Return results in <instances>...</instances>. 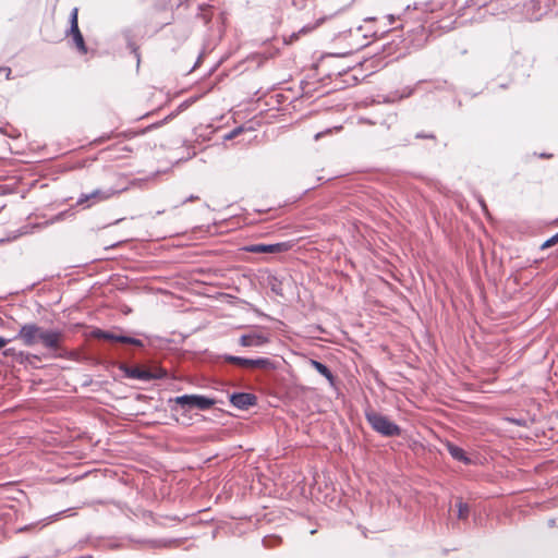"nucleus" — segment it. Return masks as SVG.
I'll list each match as a JSON object with an SVG mask.
<instances>
[{
    "label": "nucleus",
    "instance_id": "obj_1",
    "mask_svg": "<svg viewBox=\"0 0 558 558\" xmlns=\"http://www.w3.org/2000/svg\"><path fill=\"white\" fill-rule=\"evenodd\" d=\"M24 345L34 347L40 342L48 350H58L62 339V332L54 329H44L36 324L23 325L16 337Z\"/></svg>",
    "mask_w": 558,
    "mask_h": 558
},
{
    "label": "nucleus",
    "instance_id": "obj_2",
    "mask_svg": "<svg viewBox=\"0 0 558 558\" xmlns=\"http://www.w3.org/2000/svg\"><path fill=\"white\" fill-rule=\"evenodd\" d=\"M365 415L371 426L381 435L396 436L400 434V427L387 416L374 411L366 412Z\"/></svg>",
    "mask_w": 558,
    "mask_h": 558
},
{
    "label": "nucleus",
    "instance_id": "obj_3",
    "mask_svg": "<svg viewBox=\"0 0 558 558\" xmlns=\"http://www.w3.org/2000/svg\"><path fill=\"white\" fill-rule=\"evenodd\" d=\"M120 192L121 190L114 189H97L90 193L81 194L76 201V205L83 206L84 208H89L95 204L110 199Z\"/></svg>",
    "mask_w": 558,
    "mask_h": 558
},
{
    "label": "nucleus",
    "instance_id": "obj_4",
    "mask_svg": "<svg viewBox=\"0 0 558 558\" xmlns=\"http://www.w3.org/2000/svg\"><path fill=\"white\" fill-rule=\"evenodd\" d=\"M175 403L184 410H208L215 404V400L199 395H183L175 398Z\"/></svg>",
    "mask_w": 558,
    "mask_h": 558
},
{
    "label": "nucleus",
    "instance_id": "obj_5",
    "mask_svg": "<svg viewBox=\"0 0 558 558\" xmlns=\"http://www.w3.org/2000/svg\"><path fill=\"white\" fill-rule=\"evenodd\" d=\"M223 360L228 363L239 365L245 368H272V362L267 357H258V359H246L235 355L226 354L223 355Z\"/></svg>",
    "mask_w": 558,
    "mask_h": 558
},
{
    "label": "nucleus",
    "instance_id": "obj_6",
    "mask_svg": "<svg viewBox=\"0 0 558 558\" xmlns=\"http://www.w3.org/2000/svg\"><path fill=\"white\" fill-rule=\"evenodd\" d=\"M68 36H72L73 41L81 53L87 52V47L85 45L83 35L78 28V9L73 8L70 14V29L68 31Z\"/></svg>",
    "mask_w": 558,
    "mask_h": 558
},
{
    "label": "nucleus",
    "instance_id": "obj_7",
    "mask_svg": "<svg viewBox=\"0 0 558 558\" xmlns=\"http://www.w3.org/2000/svg\"><path fill=\"white\" fill-rule=\"evenodd\" d=\"M292 247L289 242H279L275 244H253L245 250L250 253L278 254L289 251Z\"/></svg>",
    "mask_w": 558,
    "mask_h": 558
},
{
    "label": "nucleus",
    "instance_id": "obj_8",
    "mask_svg": "<svg viewBox=\"0 0 558 558\" xmlns=\"http://www.w3.org/2000/svg\"><path fill=\"white\" fill-rule=\"evenodd\" d=\"M230 402L239 410H247L257 403V397L250 392H234L230 396Z\"/></svg>",
    "mask_w": 558,
    "mask_h": 558
},
{
    "label": "nucleus",
    "instance_id": "obj_9",
    "mask_svg": "<svg viewBox=\"0 0 558 558\" xmlns=\"http://www.w3.org/2000/svg\"><path fill=\"white\" fill-rule=\"evenodd\" d=\"M96 337L105 339V340H109V341H117V342L128 343V344H132V345H136V347L144 345V343L141 339L118 335L112 331L98 330L96 332Z\"/></svg>",
    "mask_w": 558,
    "mask_h": 558
},
{
    "label": "nucleus",
    "instance_id": "obj_10",
    "mask_svg": "<svg viewBox=\"0 0 558 558\" xmlns=\"http://www.w3.org/2000/svg\"><path fill=\"white\" fill-rule=\"evenodd\" d=\"M268 342L269 338L260 332L242 335L239 339V343L242 347H263Z\"/></svg>",
    "mask_w": 558,
    "mask_h": 558
},
{
    "label": "nucleus",
    "instance_id": "obj_11",
    "mask_svg": "<svg viewBox=\"0 0 558 558\" xmlns=\"http://www.w3.org/2000/svg\"><path fill=\"white\" fill-rule=\"evenodd\" d=\"M129 377L140 379V380H150L156 378H162L166 376V372L159 369L157 373H151L148 369L141 367H132L128 372Z\"/></svg>",
    "mask_w": 558,
    "mask_h": 558
},
{
    "label": "nucleus",
    "instance_id": "obj_12",
    "mask_svg": "<svg viewBox=\"0 0 558 558\" xmlns=\"http://www.w3.org/2000/svg\"><path fill=\"white\" fill-rule=\"evenodd\" d=\"M310 364L313 368H315L322 376H324L331 386H335L336 378L331 371L322 362L316 360H310Z\"/></svg>",
    "mask_w": 558,
    "mask_h": 558
},
{
    "label": "nucleus",
    "instance_id": "obj_13",
    "mask_svg": "<svg viewBox=\"0 0 558 558\" xmlns=\"http://www.w3.org/2000/svg\"><path fill=\"white\" fill-rule=\"evenodd\" d=\"M214 14V8L208 4L199 5V13L197 16L203 20L205 25H208Z\"/></svg>",
    "mask_w": 558,
    "mask_h": 558
},
{
    "label": "nucleus",
    "instance_id": "obj_14",
    "mask_svg": "<svg viewBox=\"0 0 558 558\" xmlns=\"http://www.w3.org/2000/svg\"><path fill=\"white\" fill-rule=\"evenodd\" d=\"M324 19H319L314 25H306V26H303L298 33H293L291 35V39L290 41L294 40V39H298L299 38V35L300 34H308L311 33L313 29H315L318 25H320L323 23Z\"/></svg>",
    "mask_w": 558,
    "mask_h": 558
},
{
    "label": "nucleus",
    "instance_id": "obj_15",
    "mask_svg": "<svg viewBox=\"0 0 558 558\" xmlns=\"http://www.w3.org/2000/svg\"><path fill=\"white\" fill-rule=\"evenodd\" d=\"M457 508L459 519L465 520L469 517L470 512L469 506L464 504L462 500H459L457 502Z\"/></svg>",
    "mask_w": 558,
    "mask_h": 558
},
{
    "label": "nucleus",
    "instance_id": "obj_16",
    "mask_svg": "<svg viewBox=\"0 0 558 558\" xmlns=\"http://www.w3.org/2000/svg\"><path fill=\"white\" fill-rule=\"evenodd\" d=\"M490 0H469L468 1V8H476L481 9L483 7H486Z\"/></svg>",
    "mask_w": 558,
    "mask_h": 558
},
{
    "label": "nucleus",
    "instance_id": "obj_17",
    "mask_svg": "<svg viewBox=\"0 0 558 558\" xmlns=\"http://www.w3.org/2000/svg\"><path fill=\"white\" fill-rule=\"evenodd\" d=\"M558 243V233L554 234L551 238H549L547 241H545L542 245H541V250H546L548 247H551L554 246L555 244Z\"/></svg>",
    "mask_w": 558,
    "mask_h": 558
},
{
    "label": "nucleus",
    "instance_id": "obj_18",
    "mask_svg": "<svg viewBox=\"0 0 558 558\" xmlns=\"http://www.w3.org/2000/svg\"><path fill=\"white\" fill-rule=\"evenodd\" d=\"M453 457L457 458L459 461L463 462L464 464L472 463V460L470 459L469 456L461 454V456H453Z\"/></svg>",
    "mask_w": 558,
    "mask_h": 558
},
{
    "label": "nucleus",
    "instance_id": "obj_19",
    "mask_svg": "<svg viewBox=\"0 0 558 558\" xmlns=\"http://www.w3.org/2000/svg\"><path fill=\"white\" fill-rule=\"evenodd\" d=\"M507 421L511 422V423H514L517 425H520V426H523L526 424V421L525 420H522V418H512V417H508Z\"/></svg>",
    "mask_w": 558,
    "mask_h": 558
},
{
    "label": "nucleus",
    "instance_id": "obj_20",
    "mask_svg": "<svg viewBox=\"0 0 558 558\" xmlns=\"http://www.w3.org/2000/svg\"><path fill=\"white\" fill-rule=\"evenodd\" d=\"M416 138H435L433 134L417 133L415 135Z\"/></svg>",
    "mask_w": 558,
    "mask_h": 558
},
{
    "label": "nucleus",
    "instance_id": "obj_21",
    "mask_svg": "<svg viewBox=\"0 0 558 558\" xmlns=\"http://www.w3.org/2000/svg\"><path fill=\"white\" fill-rule=\"evenodd\" d=\"M35 527V524H31V525H25L21 529L17 530V532H25V531H31Z\"/></svg>",
    "mask_w": 558,
    "mask_h": 558
},
{
    "label": "nucleus",
    "instance_id": "obj_22",
    "mask_svg": "<svg viewBox=\"0 0 558 558\" xmlns=\"http://www.w3.org/2000/svg\"><path fill=\"white\" fill-rule=\"evenodd\" d=\"M8 342H9L8 339L0 337V349H3Z\"/></svg>",
    "mask_w": 558,
    "mask_h": 558
},
{
    "label": "nucleus",
    "instance_id": "obj_23",
    "mask_svg": "<svg viewBox=\"0 0 558 558\" xmlns=\"http://www.w3.org/2000/svg\"><path fill=\"white\" fill-rule=\"evenodd\" d=\"M0 71H3V73H5L7 78L10 77V74H11V69L10 68H0Z\"/></svg>",
    "mask_w": 558,
    "mask_h": 558
},
{
    "label": "nucleus",
    "instance_id": "obj_24",
    "mask_svg": "<svg viewBox=\"0 0 558 558\" xmlns=\"http://www.w3.org/2000/svg\"><path fill=\"white\" fill-rule=\"evenodd\" d=\"M450 453L458 454V453H464V452L461 449L454 448V449H450Z\"/></svg>",
    "mask_w": 558,
    "mask_h": 558
},
{
    "label": "nucleus",
    "instance_id": "obj_25",
    "mask_svg": "<svg viewBox=\"0 0 558 558\" xmlns=\"http://www.w3.org/2000/svg\"><path fill=\"white\" fill-rule=\"evenodd\" d=\"M12 353H13V349H11V348H10V349H7V350L4 351V355H11Z\"/></svg>",
    "mask_w": 558,
    "mask_h": 558
},
{
    "label": "nucleus",
    "instance_id": "obj_26",
    "mask_svg": "<svg viewBox=\"0 0 558 558\" xmlns=\"http://www.w3.org/2000/svg\"><path fill=\"white\" fill-rule=\"evenodd\" d=\"M238 133H239V131H238V130H234V131H233V132H232L228 137H229V138H231V137H233V136H234L235 134H238Z\"/></svg>",
    "mask_w": 558,
    "mask_h": 558
},
{
    "label": "nucleus",
    "instance_id": "obj_27",
    "mask_svg": "<svg viewBox=\"0 0 558 558\" xmlns=\"http://www.w3.org/2000/svg\"><path fill=\"white\" fill-rule=\"evenodd\" d=\"M194 199H197V197L193 196V195L187 198V201H194Z\"/></svg>",
    "mask_w": 558,
    "mask_h": 558
},
{
    "label": "nucleus",
    "instance_id": "obj_28",
    "mask_svg": "<svg viewBox=\"0 0 558 558\" xmlns=\"http://www.w3.org/2000/svg\"><path fill=\"white\" fill-rule=\"evenodd\" d=\"M481 205H482V208L485 210L486 209V205L484 204L483 201L481 202Z\"/></svg>",
    "mask_w": 558,
    "mask_h": 558
}]
</instances>
